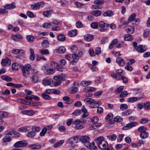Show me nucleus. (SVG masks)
I'll return each mask as SVG.
<instances>
[{
	"instance_id": "603ef678",
	"label": "nucleus",
	"mask_w": 150,
	"mask_h": 150,
	"mask_svg": "<svg viewBox=\"0 0 150 150\" xmlns=\"http://www.w3.org/2000/svg\"><path fill=\"white\" fill-rule=\"evenodd\" d=\"M107 137L109 139L112 141L115 140L117 138V136L115 134H113L111 135H107Z\"/></svg>"
},
{
	"instance_id": "0eeeda50",
	"label": "nucleus",
	"mask_w": 150,
	"mask_h": 150,
	"mask_svg": "<svg viewBox=\"0 0 150 150\" xmlns=\"http://www.w3.org/2000/svg\"><path fill=\"white\" fill-rule=\"evenodd\" d=\"M79 139V137L75 136L69 139L67 141V142L70 144L72 146L74 147L75 146L74 143H77L78 142Z\"/></svg>"
},
{
	"instance_id": "4d7b16f0",
	"label": "nucleus",
	"mask_w": 150,
	"mask_h": 150,
	"mask_svg": "<svg viewBox=\"0 0 150 150\" xmlns=\"http://www.w3.org/2000/svg\"><path fill=\"white\" fill-rule=\"evenodd\" d=\"M40 102H39L34 101V102H30L29 103V105L33 106H36L39 105Z\"/></svg>"
},
{
	"instance_id": "a18cd8bd",
	"label": "nucleus",
	"mask_w": 150,
	"mask_h": 150,
	"mask_svg": "<svg viewBox=\"0 0 150 150\" xmlns=\"http://www.w3.org/2000/svg\"><path fill=\"white\" fill-rule=\"evenodd\" d=\"M114 120L115 122H119L122 121L123 119L120 116H117L114 118Z\"/></svg>"
},
{
	"instance_id": "f03ea898",
	"label": "nucleus",
	"mask_w": 150,
	"mask_h": 150,
	"mask_svg": "<svg viewBox=\"0 0 150 150\" xmlns=\"http://www.w3.org/2000/svg\"><path fill=\"white\" fill-rule=\"evenodd\" d=\"M19 67L21 70L23 75L26 78L28 77L29 75L30 71L31 69V66L28 64H26L25 65H20Z\"/></svg>"
},
{
	"instance_id": "0e129e2a",
	"label": "nucleus",
	"mask_w": 150,
	"mask_h": 150,
	"mask_svg": "<svg viewBox=\"0 0 150 150\" xmlns=\"http://www.w3.org/2000/svg\"><path fill=\"white\" fill-rule=\"evenodd\" d=\"M51 11V10H50L49 11H44L43 12V14L44 16L48 17L51 14V13L50 12Z\"/></svg>"
},
{
	"instance_id": "ea45409f",
	"label": "nucleus",
	"mask_w": 150,
	"mask_h": 150,
	"mask_svg": "<svg viewBox=\"0 0 150 150\" xmlns=\"http://www.w3.org/2000/svg\"><path fill=\"white\" fill-rule=\"evenodd\" d=\"M127 33L129 34H132L134 33V29L133 27L129 26V27L127 29Z\"/></svg>"
},
{
	"instance_id": "a19ab883",
	"label": "nucleus",
	"mask_w": 150,
	"mask_h": 150,
	"mask_svg": "<svg viewBox=\"0 0 150 150\" xmlns=\"http://www.w3.org/2000/svg\"><path fill=\"white\" fill-rule=\"evenodd\" d=\"M42 46L44 47H49V44L48 41L44 40L42 42Z\"/></svg>"
},
{
	"instance_id": "13d9d810",
	"label": "nucleus",
	"mask_w": 150,
	"mask_h": 150,
	"mask_svg": "<svg viewBox=\"0 0 150 150\" xmlns=\"http://www.w3.org/2000/svg\"><path fill=\"white\" fill-rule=\"evenodd\" d=\"M105 2L104 0H96L94 1V3L96 4L101 5Z\"/></svg>"
},
{
	"instance_id": "c03bdc74",
	"label": "nucleus",
	"mask_w": 150,
	"mask_h": 150,
	"mask_svg": "<svg viewBox=\"0 0 150 150\" xmlns=\"http://www.w3.org/2000/svg\"><path fill=\"white\" fill-rule=\"evenodd\" d=\"M27 15L30 18H35L36 17V15L34 14L33 13L30 11H28L27 12Z\"/></svg>"
},
{
	"instance_id": "2eb2a0df",
	"label": "nucleus",
	"mask_w": 150,
	"mask_h": 150,
	"mask_svg": "<svg viewBox=\"0 0 150 150\" xmlns=\"http://www.w3.org/2000/svg\"><path fill=\"white\" fill-rule=\"evenodd\" d=\"M55 69L53 68L47 69L44 71V73L48 75H50L53 74L55 71Z\"/></svg>"
},
{
	"instance_id": "864d4df0",
	"label": "nucleus",
	"mask_w": 150,
	"mask_h": 150,
	"mask_svg": "<svg viewBox=\"0 0 150 150\" xmlns=\"http://www.w3.org/2000/svg\"><path fill=\"white\" fill-rule=\"evenodd\" d=\"M128 95V93L126 91H124L120 93L119 97L120 98H124Z\"/></svg>"
},
{
	"instance_id": "5fc2aeb1",
	"label": "nucleus",
	"mask_w": 150,
	"mask_h": 150,
	"mask_svg": "<svg viewBox=\"0 0 150 150\" xmlns=\"http://www.w3.org/2000/svg\"><path fill=\"white\" fill-rule=\"evenodd\" d=\"M32 130L33 132H34L35 133H37L40 131V129L39 127L34 126L33 127Z\"/></svg>"
},
{
	"instance_id": "b1692460",
	"label": "nucleus",
	"mask_w": 150,
	"mask_h": 150,
	"mask_svg": "<svg viewBox=\"0 0 150 150\" xmlns=\"http://www.w3.org/2000/svg\"><path fill=\"white\" fill-rule=\"evenodd\" d=\"M103 15L105 17H111L114 15L113 12L111 11H108L103 13Z\"/></svg>"
},
{
	"instance_id": "338daca9",
	"label": "nucleus",
	"mask_w": 150,
	"mask_h": 150,
	"mask_svg": "<svg viewBox=\"0 0 150 150\" xmlns=\"http://www.w3.org/2000/svg\"><path fill=\"white\" fill-rule=\"evenodd\" d=\"M76 27L78 28H80L83 27V25L81 22L80 21H78L77 22L76 24Z\"/></svg>"
},
{
	"instance_id": "de8ad7c7",
	"label": "nucleus",
	"mask_w": 150,
	"mask_h": 150,
	"mask_svg": "<svg viewBox=\"0 0 150 150\" xmlns=\"http://www.w3.org/2000/svg\"><path fill=\"white\" fill-rule=\"evenodd\" d=\"M20 65L17 63H14L12 65V68L13 70H17Z\"/></svg>"
},
{
	"instance_id": "6ab92c4d",
	"label": "nucleus",
	"mask_w": 150,
	"mask_h": 150,
	"mask_svg": "<svg viewBox=\"0 0 150 150\" xmlns=\"http://www.w3.org/2000/svg\"><path fill=\"white\" fill-rule=\"evenodd\" d=\"M78 33V31L76 29L72 30L68 32V34L70 37H74Z\"/></svg>"
},
{
	"instance_id": "79ce46f5",
	"label": "nucleus",
	"mask_w": 150,
	"mask_h": 150,
	"mask_svg": "<svg viewBox=\"0 0 150 150\" xmlns=\"http://www.w3.org/2000/svg\"><path fill=\"white\" fill-rule=\"evenodd\" d=\"M113 118V114L111 113H109L105 118V120L106 121H110Z\"/></svg>"
},
{
	"instance_id": "a878e982",
	"label": "nucleus",
	"mask_w": 150,
	"mask_h": 150,
	"mask_svg": "<svg viewBox=\"0 0 150 150\" xmlns=\"http://www.w3.org/2000/svg\"><path fill=\"white\" fill-rule=\"evenodd\" d=\"M57 40L61 42L64 41L66 39V37L63 34H60L57 36Z\"/></svg>"
},
{
	"instance_id": "473e14b6",
	"label": "nucleus",
	"mask_w": 150,
	"mask_h": 150,
	"mask_svg": "<svg viewBox=\"0 0 150 150\" xmlns=\"http://www.w3.org/2000/svg\"><path fill=\"white\" fill-rule=\"evenodd\" d=\"M39 51L41 54L44 55L48 54L49 53L48 50L46 49H41Z\"/></svg>"
},
{
	"instance_id": "bf43d9fd",
	"label": "nucleus",
	"mask_w": 150,
	"mask_h": 150,
	"mask_svg": "<svg viewBox=\"0 0 150 150\" xmlns=\"http://www.w3.org/2000/svg\"><path fill=\"white\" fill-rule=\"evenodd\" d=\"M98 121V117H93L91 119V122H92L93 124H95Z\"/></svg>"
},
{
	"instance_id": "a211bd4d",
	"label": "nucleus",
	"mask_w": 150,
	"mask_h": 150,
	"mask_svg": "<svg viewBox=\"0 0 150 150\" xmlns=\"http://www.w3.org/2000/svg\"><path fill=\"white\" fill-rule=\"evenodd\" d=\"M25 51L22 50L13 49L12 50V52L14 54H23Z\"/></svg>"
},
{
	"instance_id": "2f4dec72",
	"label": "nucleus",
	"mask_w": 150,
	"mask_h": 150,
	"mask_svg": "<svg viewBox=\"0 0 150 150\" xmlns=\"http://www.w3.org/2000/svg\"><path fill=\"white\" fill-rule=\"evenodd\" d=\"M147 129L146 127L143 126L139 127L137 129L138 131L140 133H142L146 131Z\"/></svg>"
},
{
	"instance_id": "69168bd1",
	"label": "nucleus",
	"mask_w": 150,
	"mask_h": 150,
	"mask_svg": "<svg viewBox=\"0 0 150 150\" xmlns=\"http://www.w3.org/2000/svg\"><path fill=\"white\" fill-rule=\"evenodd\" d=\"M127 61H128L127 63V65H132L135 62V60L133 59L127 60Z\"/></svg>"
},
{
	"instance_id": "72a5a7b5",
	"label": "nucleus",
	"mask_w": 150,
	"mask_h": 150,
	"mask_svg": "<svg viewBox=\"0 0 150 150\" xmlns=\"http://www.w3.org/2000/svg\"><path fill=\"white\" fill-rule=\"evenodd\" d=\"M138 98L137 97H132L127 98V101L128 102L133 103L137 100Z\"/></svg>"
},
{
	"instance_id": "9d476101",
	"label": "nucleus",
	"mask_w": 150,
	"mask_h": 150,
	"mask_svg": "<svg viewBox=\"0 0 150 150\" xmlns=\"http://www.w3.org/2000/svg\"><path fill=\"white\" fill-rule=\"evenodd\" d=\"M136 50L138 52L142 53L146 50V48L144 45H139L136 48Z\"/></svg>"
},
{
	"instance_id": "6e6d98bb",
	"label": "nucleus",
	"mask_w": 150,
	"mask_h": 150,
	"mask_svg": "<svg viewBox=\"0 0 150 150\" xmlns=\"http://www.w3.org/2000/svg\"><path fill=\"white\" fill-rule=\"evenodd\" d=\"M52 25L50 23H44L42 25L43 28H49Z\"/></svg>"
},
{
	"instance_id": "774afa93",
	"label": "nucleus",
	"mask_w": 150,
	"mask_h": 150,
	"mask_svg": "<svg viewBox=\"0 0 150 150\" xmlns=\"http://www.w3.org/2000/svg\"><path fill=\"white\" fill-rule=\"evenodd\" d=\"M81 113V110H76L72 114L75 116H77L79 115Z\"/></svg>"
},
{
	"instance_id": "f8f14e48",
	"label": "nucleus",
	"mask_w": 150,
	"mask_h": 150,
	"mask_svg": "<svg viewBox=\"0 0 150 150\" xmlns=\"http://www.w3.org/2000/svg\"><path fill=\"white\" fill-rule=\"evenodd\" d=\"M23 114L27 115L29 116H32L34 115L35 112L33 110H24L21 111Z\"/></svg>"
},
{
	"instance_id": "9b49d317",
	"label": "nucleus",
	"mask_w": 150,
	"mask_h": 150,
	"mask_svg": "<svg viewBox=\"0 0 150 150\" xmlns=\"http://www.w3.org/2000/svg\"><path fill=\"white\" fill-rule=\"evenodd\" d=\"M1 64L4 66L10 65L11 64V60L8 58H5L2 59Z\"/></svg>"
},
{
	"instance_id": "680f3d73",
	"label": "nucleus",
	"mask_w": 150,
	"mask_h": 150,
	"mask_svg": "<svg viewBox=\"0 0 150 150\" xmlns=\"http://www.w3.org/2000/svg\"><path fill=\"white\" fill-rule=\"evenodd\" d=\"M47 128L46 127L44 128L40 133V134L41 136H44L47 132Z\"/></svg>"
},
{
	"instance_id": "5701e85b",
	"label": "nucleus",
	"mask_w": 150,
	"mask_h": 150,
	"mask_svg": "<svg viewBox=\"0 0 150 150\" xmlns=\"http://www.w3.org/2000/svg\"><path fill=\"white\" fill-rule=\"evenodd\" d=\"M124 38L125 41H130L133 40V37L130 34H127L124 36Z\"/></svg>"
},
{
	"instance_id": "3c124183",
	"label": "nucleus",
	"mask_w": 150,
	"mask_h": 150,
	"mask_svg": "<svg viewBox=\"0 0 150 150\" xmlns=\"http://www.w3.org/2000/svg\"><path fill=\"white\" fill-rule=\"evenodd\" d=\"M136 17V15L135 14L132 13L131 15L128 19V22L130 23L132 21H133L134 19Z\"/></svg>"
},
{
	"instance_id": "8fccbe9b",
	"label": "nucleus",
	"mask_w": 150,
	"mask_h": 150,
	"mask_svg": "<svg viewBox=\"0 0 150 150\" xmlns=\"http://www.w3.org/2000/svg\"><path fill=\"white\" fill-rule=\"evenodd\" d=\"M128 106L127 105L125 104H122L120 106V109L122 110H124L127 109Z\"/></svg>"
},
{
	"instance_id": "4c0bfd02",
	"label": "nucleus",
	"mask_w": 150,
	"mask_h": 150,
	"mask_svg": "<svg viewBox=\"0 0 150 150\" xmlns=\"http://www.w3.org/2000/svg\"><path fill=\"white\" fill-rule=\"evenodd\" d=\"M26 39L27 40L30 42H32L34 41L35 38L32 35H28L26 37Z\"/></svg>"
},
{
	"instance_id": "4be33fe9",
	"label": "nucleus",
	"mask_w": 150,
	"mask_h": 150,
	"mask_svg": "<svg viewBox=\"0 0 150 150\" xmlns=\"http://www.w3.org/2000/svg\"><path fill=\"white\" fill-rule=\"evenodd\" d=\"M149 133L146 131L142 133H140L139 136L142 139H145L149 136Z\"/></svg>"
},
{
	"instance_id": "4468645a",
	"label": "nucleus",
	"mask_w": 150,
	"mask_h": 150,
	"mask_svg": "<svg viewBox=\"0 0 150 150\" xmlns=\"http://www.w3.org/2000/svg\"><path fill=\"white\" fill-rule=\"evenodd\" d=\"M116 62L118 64L121 66L125 65V62L124 59L120 57H118L116 59Z\"/></svg>"
},
{
	"instance_id": "7c9ffc66",
	"label": "nucleus",
	"mask_w": 150,
	"mask_h": 150,
	"mask_svg": "<svg viewBox=\"0 0 150 150\" xmlns=\"http://www.w3.org/2000/svg\"><path fill=\"white\" fill-rule=\"evenodd\" d=\"M45 4L43 1L39 2L35 4V6L37 7V9H39L40 7H42Z\"/></svg>"
},
{
	"instance_id": "aec40b11",
	"label": "nucleus",
	"mask_w": 150,
	"mask_h": 150,
	"mask_svg": "<svg viewBox=\"0 0 150 150\" xmlns=\"http://www.w3.org/2000/svg\"><path fill=\"white\" fill-rule=\"evenodd\" d=\"M56 78L59 81H64L65 80V75L64 74H62L58 76H55L54 77V79Z\"/></svg>"
},
{
	"instance_id": "1a4fd4ad",
	"label": "nucleus",
	"mask_w": 150,
	"mask_h": 150,
	"mask_svg": "<svg viewBox=\"0 0 150 150\" xmlns=\"http://www.w3.org/2000/svg\"><path fill=\"white\" fill-rule=\"evenodd\" d=\"M51 65L53 67L56 68L58 71H60L62 72L63 71L62 65L59 64V63H57L55 62H51Z\"/></svg>"
},
{
	"instance_id": "49530a36",
	"label": "nucleus",
	"mask_w": 150,
	"mask_h": 150,
	"mask_svg": "<svg viewBox=\"0 0 150 150\" xmlns=\"http://www.w3.org/2000/svg\"><path fill=\"white\" fill-rule=\"evenodd\" d=\"M98 24L97 22H92L91 24V27L93 29H97L98 28Z\"/></svg>"
},
{
	"instance_id": "6e6552de",
	"label": "nucleus",
	"mask_w": 150,
	"mask_h": 150,
	"mask_svg": "<svg viewBox=\"0 0 150 150\" xmlns=\"http://www.w3.org/2000/svg\"><path fill=\"white\" fill-rule=\"evenodd\" d=\"M99 26L100 27V30L101 32L104 31L106 29V28L109 27V24H106L103 21H100L99 23Z\"/></svg>"
},
{
	"instance_id": "20e7f679",
	"label": "nucleus",
	"mask_w": 150,
	"mask_h": 150,
	"mask_svg": "<svg viewBox=\"0 0 150 150\" xmlns=\"http://www.w3.org/2000/svg\"><path fill=\"white\" fill-rule=\"evenodd\" d=\"M6 134L11 136L13 137H18L20 136V134L18 132L15 131L13 129H11L8 130L6 132Z\"/></svg>"
},
{
	"instance_id": "7ed1b4c3",
	"label": "nucleus",
	"mask_w": 150,
	"mask_h": 150,
	"mask_svg": "<svg viewBox=\"0 0 150 150\" xmlns=\"http://www.w3.org/2000/svg\"><path fill=\"white\" fill-rule=\"evenodd\" d=\"M84 102L91 108H95L96 106H94L95 100L91 98H86L83 100Z\"/></svg>"
},
{
	"instance_id": "f257e3e1",
	"label": "nucleus",
	"mask_w": 150,
	"mask_h": 150,
	"mask_svg": "<svg viewBox=\"0 0 150 150\" xmlns=\"http://www.w3.org/2000/svg\"><path fill=\"white\" fill-rule=\"evenodd\" d=\"M81 142L83 143L84 145L88 148L91 150H97V147L95 145V143L93 142L91 143L89 141L90 138L87 136L81 137L80 138Z\"/></svg>"
},
{
	"instance_id": "37998d69",
	"label": "nucleus",
	"mask_w": 150,
	"mask_h": 150,
	"mask_svg": "<svg viewBox=\"0 0 150 150\" xmlns=\"http://www.w3.org/2000/svg\"><path fill=\"white\" fill-rule=\"evenodd\" d=\"M144 108L147 110H150V102H147L144 104Z\"/></svg>"
},
{
	"instance_id": "c756f323",
	"label": "nucleus",
	"mask_w": 150,
	"mask_h": 150,
	"mask_svg": "<svg viewBox=\"0 0 150 150\" xmlns=\"http://www.w3.org/2000/svg\"><path fill=\"white\" fill-rule=\"evenodd\" d=\"M72 57L73 59L72 62H77L79 58L78 55L75 53L72 54Z\"/></svg>"
},
{
	"instance_id": "cd10ccee",
	"label": "nucleus",
	"mask_w": 150,
	"mask_h": 150,
	"mask_svg": "<svg viewBox=\"0 0 150 150\" xmlns=\"http://www.w3.org/2000/svg\"><path fill=\"white\" fill-rule=\"evenodd\" d=\"M102 13V12L99 10H95L93 11L91 13L96 17H98L100 16Z\"/></svg>"
},
{
	"instance_id": "39448f33",
	"label": "nucleus",
	"mask_w": 150,
	"mask_h": 150,
	"mask_svg": "<svg viewBox=\"0 0 150 150\" xmlns=\"http://www.w3.org/2000/svg\"><path fill=\"white\" fill-rule=\"evenodd\" d=\"M138 124V122L135 121H132L129 122L126 126L122 127V129L124 130H128L137 126Z\"/></svg>"
},
{
	"instance_id": "423d86ee",
	"label": "nucleus",
	"mask_w": 150,
	"mask_h": 150,
	"mask_svg": "<svg viewBox=\"0 0 150 150\" xmlns=\"http://www.w3.org/2000/svg\"><path fill=\"white\" fill-rule=\"evenodd\" d=\"M28 143L25 141H20L16 142L13 145L15 147L19 148L25 147L27 146Z\"/></svg>"
},
{
	"instance_id": "e2e57ef3",
	"label": "nucleus",
	"mask_w": 150,
	"mask_h": 150,
	"mask_svg": "<svg viewBox=\"0 0 150 150\" xmlns=\"http://www.w3.org/2000/svg\"><path fill=\"white\" fill-rule=\"evenodd\" d=\"M28 131V128L27 127H22L20 128L18 131L20 132H26Z\"/></svg>"
},
{
	"instance_id": "052dcab7",
	"label": "nucleus",
	"mask_w": 150,
	"mask_h": 150,
	"mask_svg": "<svg viewBox=\"0 0 150 150\" xmlns=\"http://www.w3.org/2000/svg\"><path fill=\"white\" fill-rule=\"evenodd\" d=\"M149 121L148 118H142L140 120V123L142 124L146 123Z\"/></svg>"
},
{
	"instance_id": "e433bc0d",
	"label": "nucleus",
	"mask_w": 150,
	"mask_h": 150,
	"mask_svg": "<svg viewBox=\"0 0 150 150\" xmlns=\"http://www.w3.org/2000/svg\"><path fill=\"white\" fill-rule=\"evenodd\" d=\"M45 92H44L42 94V96L43 98L46 100H50L51 99V97L49 95L47 94Z\"/></svg>"
},
{
	"instance_id": "ddd939ff",
	"label": "nucleus",
	"mask_w": 150,
	"mask_h": 150,
	"mask_svg": "<svg viewBox=\"0 0 150 150\" xmlns=\"http://www.w3.org/2000/svg\"><path fill=\"white\" fill-rule=\"evenodd\" d=\"M96 90V88L94 87H91L90 86H87L85 87L83 90V91L86 92H93Z\"/></svg>"
},
{
	"instance_id": "c85d7f7f",
	"label": "nucleus",
	"mask_w": 150,
	"mask_h": 150,
	"mask_svg": "<svg viewBox=\"0 0 150 150\" xmlns=\"http://www.w3.org/2000/svg\"><path fill=\"white\" fill-rule=\"evenodd\" d=\"M8 113L5 111H0V118H6L8 115Z\"/></svg>"
},
{
	"instance_id": "58836bf2",
	"label": "nucleus",
	"mask_w": 150,
	"mask_h": 150,
	"mask_svg": "<svg viewBox=\"0 0 150 150\" xmlns=\"http://www.w3.org/2000/svg\"><path fill=\"white\" fill-rule=\"evenodd\" d=\"M11 140V138L10 137L8 136H5L3 138V142H8L10 141Z\"/></svg>"
},
{
	"instance_id": "c9c22d12",
	"label": "nucleus",
	"mask_w": 150,
	"mask_h": 150,
	"mask_svg": "<svg viewBox=\"0 0 150 150\" xmlns=\"http://www.w3.org/2000/svg\"><path fill=\"white\" fill-rule=\"evenodd\" d=\"M91 83V81H83L81 83V85L83 86L90 85Z\"/></svg>"
},
{
	"instance_id": "f704fd0d",
	"label": "nucleus",
	"mask_w": 150,
	"mask_h": 150,
	"mask_svg": "<svg viewBox=\"0 0 150 150\" xmlns=\"http://www.w3.org/2000/svg\"><path fill=\"white\" fill-rule=\"evenodd\" d=\"M64 140H61L56 143L54 145V146L55 147H57L61 146L64 142Z\"/></svg>"
},
{
	"instance_id": "393cba45",
	"label": "nucleus",
	"mask_w": 150,
	"mask_h": 150,
	"mask_svg": "<svg viewBox=\"0 0 150 150\" xmlns=\"http://www.w3.org/2000/svg\"><path fill=\"white\" fill-rule=\"evenodd\" d=\"M52 82L51 80L46 79L43 80L42 84L44 86H50Z\"/></svg>"
},
{
	"instance_id": "dca6fc26",
	"label": "nucleus",
	"mask_w": 150,
	"mask_h": 150,
	"mask_svg": "<svg viewBox=\"0 0 150 150\" xmlns=\"http://www.w3.org/2000/svg\"><path fill=\"white\" fill-rule=\"evenodd\" d=\"M29 148L33 149H40L41 145L38 143L36 144H30L28 145Z\"/></svg>"
},
{
	"instance_id": "09e8293b",
	"label": "nucleus",
	"mask_w": 150,
	"mask_h": 150,
	"mask_svg": "<svg viewBox=\"0 0 150 150\" xmlns=\"http://www.w3.org/2000/svg\"><path fill=\"white\" fill-rule=\"evenodd\" d=\"M66 49L63 46H62L59 48L58 49V52L60 53H63L66 51Z\"/></svg>"
},
{
	"instance_id": "f3484780",
	"label": "nucleus",
	"mask_w": 150,
	"mask_h": 150,
	"mask_svg": "<svg viewBox=\"0 0 150 150\" xmlns=\"http://www.w3.org/2000/svg\"><path fill=\"white\" fill-rule=\"evenodd\" d=\"M94 38L93 35H92L87 34L84 36V39L87 41L89 42L92 40Z\"/></svg>"
},
{
	"instance_id": "412c9836",
	"label": "nucleus",
	"mask_w": 150,
	"mask_h": 150,
	"mask_svg": "<svg viewBox=\"0 0 150 150\" xmlns=\"http://www.w3.org/2000/svg\"><path fill=\"white\" fill-rule=\"evenodd\" d=\"M4 7L6 9H11L16 8V6L13 4H8L4 5Z\"/></svg>"
},
{
	"instance_id": "bb28decb",
	"label": "nucleus",
	"mask_w": 150,
	"mask_h": 150,
	"mask_svg": "<svg viewBox=\"0 0 150 150\" xmlns=\"http://www.w3.org/2000/svg\"><path fill=\"white\" fill-rule=\"evenodd\" d=\"M1 78L2 79L7 81H11L12 80V79L11 77L7 75H4L2 76Z\"/></svg>"
}]
</instances>
